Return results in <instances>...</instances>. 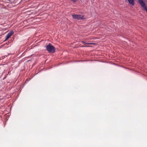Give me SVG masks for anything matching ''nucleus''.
Returning <instances> with one entry per match:
<instances>
[{
    "label": "nucleus",
    "mask_w": 147,
    "mask_h": 147,
    "mask_svg": "<svg viewBox=\"0 0 147 147\" xmlns=\"http://www.w3.org/2000/svg\"><path fill=\"white\" fill-rule=\"evenodd\" d=\"M139 3L141 5V7L143 8V9L145 10L147 13V8L146 6L145 3L142 0H138Z\"/></svg>",
    "instance_id": "obj_3"
},
{
    "label": "nucleus",
    "mask_w": 147,
    "mask_h": 147,
    "mask_svg": "<svg viewBox=\"0 0 147 147\" xmlns=\"http://www.w3.org/2000/svg\"><path fill=\"white\" fill-rule=\"evenodd\" d=\"M14 33L13 31H10L6 35L5 37V41H6Z\"/></svg>",
    "instance_id": "obj_5"
},
{
    "label": "nucleus",
    "mask_w": 147,
    "mask_h": 147,
    "mask_svg": "<svg viewBox=\"0 0 147 147\" xmlns=\"http://www.w3.org/2000/svg\"><path fill=\"white\" fill-rule=\"evenodd\" d=\"M82 42L85 45V46H83V47H87L88 46H87L86 45H87V44H88V45H90V44H92L91 43H85L84 42V41H82Z\"/></svg>",
    "instance_id": "obj_7"
},
{
    "label": "nucleus",
    "mask_w": 147,
    "mask_h": 147,
    "mask_svg": "<svg viewBox=\"0 0 147 147\" xmlns=\"http://www.w3.org/2000/svg\"><path fill=\"white\" fill-rule=\"evenodd\" d=\"M72 16L74 19H77L78 20H83L86 18L84 16L81 15L74 14Z\"/></svg>",
    "instance_id": "obj_2"
},
{
    "label": "nucleus",
    "mask_w": 147,
    "mask_h": 147,
    "mask_svg": "<svg viewBox=\"0 0 147 147\" xmlns=\"http://www.w3.org/2000/svg\"><path fill=\"white\" fill-rule=\"evenodd\" d=\"M139 3L141 5V7L143 8V9L145 10L147 13V8L146 6L145 3L142 0H138Z\"/></svg>",
    "instance_id": "obj_4"
},
{
    "label": "nucleus",
    "mask_w": 147,
    "mask_h": 147,
    "mask_svg": "<svg viewBox=\"0 0 147 147\" xmlns=\"http://www.w3.org/2000/svg\"><path fill=\"white\" fill-rule=\"evenodd\" d=\"M129 3L134 5V0H129Z\"/></svg>",
    "instance_id": "obj_6"
},
{
    "label": "nucleus",
    "mask_w": 147,
    "mask_h": 147,
    "mask_svg": "<svg viewBox=\"0 0 147 147\" xmlns=\"http://www.w3.org/2000/svg\"><path fill=\"white\" fill-rule=\"evenodd\" d=\"M46 49L50 53H54L55 52V48L50 43L47 46Z\"/></svg>",
    "instance_id": "obj_1"
}]
</instances>
